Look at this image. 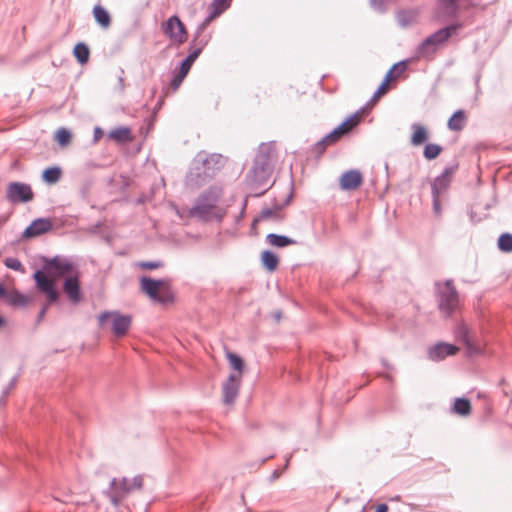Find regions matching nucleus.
<instances>
[{
	"instance_id": "f03ea898",
	"label": "nucleus",
	"mask_w": 512,
	"mask_h": 512,
	"mask_svg": "<svg viewBox=\"0 0 512 512\" xmlns=\"http://www.w3.org/2000/svg\"><path fill=\"white\" fill-rule=\"evenodd\" d=\"M276 161V146L274 142L259 145L253 164L246 174L248 187L255 191L256 196L263 195L268 189L270 177Z\"/></svg>"
},
{
	"instance_id": "2f4dec72",
	"label": "nucleus",
	"mask_w": 512,
	"mask_h": 512,
	"mask_svg": "<svg viewBox=\"0 0 512 512\" xmlns=\"http://www.w3.org/2000/svg\"><path fill=\"white\" fill-rule=\"evenodd\" d=\"M61 169L59 167H50L43 171L42 179L48 184H55L61 177Z\"/></svg>"
},
{
	"instance_id": "c03bdc74",
	"label": "nucleus",
	"mask_w": 512,
	"mask_h": 512,
	"mask_svg": "<svg viewBox=\"0 0 512 512\" xmlns=\"http://www.w3.org/2000/svg\"><path fill=\"white\" fill-rule=\"evenodd\" d=\"M432 198H433V211L436 216H440L441 211H442L440 197L432 196Z\"/></svg>"
},
{
	"instance_id": "6ab92c4d",
	"label": "nucleus",
	"mask_w": 512,
	"mask_h": 512,
	"mask_svg": "<svg viewBox=\"0 0 512 512\" xmlns=\"http://www.w3.org/2000/svg\"><path fill=\"white\" fill-rule=\"evenodd\" d=\"M289 203V198L286 200L284 204H275L272 208H264L259 213L258 217L254 219L253 224L259 221H273V222H281L284 218L281 210L282 208Z\"/></svg>"
},
{
	"instance_id": "7c9ffc66",
	"label": "nucleus",
	"mask_w": 512,
	"mask_h": 512,
	"mask_svg": "<svg viewBox=\"0 0 512 512\" xmlns=\"http://www.w3.org/2000/svg\"><path fill=\"white\" fill-rule=\"evenodd\" d=\"M74 56L80 64H85L89 60L90 50L85 43H78L73 50Z\"/></svg>"
},
{
	"instance_id": "cd10ccee",
	"label": "nucleus",
	"mask_w": 512,
	"mask_h": 512,
	"mask_svg": "<svg viewBox=\"0 0 512 512\" xmlns=\"http://www.w3.org/2000/svg\"><path fill=\"white\" fill-rule=\"evenodd\" d=\"M261 263L268 271L273 272L278 267L279 259L273 252L265 250L261 253Z\"/></svg>"
},
{
	"instance_id": "603ef678",
	"label": "nucleus",
	"mask_w": 512,
	"mask_h": 512,
	"mask_svg": "<svg viewBox=\"0 0 512 512\" xmlns=\"http://www.w3.org/2000/svg\"><path fill=\"white\" fill-rule=\"evenodd\" d=\"M162 104H163V97H161V98L159 99V101H158V103H157V105H156V107H155V110L160 109V108H161V106H162Z\"/></svg>"
},
{
	"instance_id": "ea45409f",
	"label": "nucleus",
	"mask_w": 512,
	"mask_h": 512,
	"mask_svg": "<svg viewBox=\"0 0 512 512\" xmlns=\"http://www.w3.org/2000/svg\"><path fill=\"white\" fill-rule=\"evenodd\" d=\"M138 266L143 270H154L163 266L161 261H142Z\"/></svg>"
},
{
	"instance_id": "4be33fe9",
	"label": "nucleus",
	"mask_w": 512,
	"mask_h": 512,
	"mask_svg": "<svg viewBox=\"0 0 512 512\" xmlns=\"http://www.w3.org/2000/svg\"><path fill=\"white\" fill-rule=\"evenodd\" d=\"M363 178L358 170H349L342 174L340 178V187L342 190H355L362 184Z\"/></svg>"
},
{
	"instance_id": "a211bd4d",
	"label": "nucleus",
	"mask_w": 512,
	"mask_h": 512,
	"mask_svg": "<svg viewBox=\"0 0 512 512\" xmlns=\"http://www.w3.org/2000/svg\"><path fill=\"white\" fill-rule=\"evenodd\" d=\"M230 2L231 0H213L209 7V14L202 24L199 25L197 32H202L211 21L220 16L230 6Z\"/></svg>"
},
{
	"instance_id": "473e14b6",
	"label": "nucleus",
	"mask_w": 512,
	"mask_h": 512,
	"mask_svg": "<svg viewBox=\"0 0 512 512\" xmlns=\"http://www.w3.org/2000/svg\"><path fill=\"white\" fill-rule=\"evenodd\" d=\"M406 69L405 62H399L392 66V68L387 72L385 79L383 82L388 84L390 81L397 79Z\"/></svg>"
},
{
	"instance_id": "393cba45",
	"label": "nucleus",
	"mask_w": 512,
	"mask_h": 512,
	"mask_svg": "<svg viewBox=\"0 0 512 512\" xmlns=\"http://www.w3.org/2000/svg\"><path fill=\"white\" fill-rule=\"evenodd\" d=\"M266 241L271 246L278 247V248H283V247L297 244V241L295 239H292L285 235H278L275 233L268 234L266 236Z\"/></svg>"
},
{
	"instance_id": "13d9d810",
	"label": "nucleus",
	"mask_w": 512,
	"mask_h": 512,
	"mask_svg": "<svg viewBox=\"0 0 512 512\" xmlns=\"http://www.w3.org/2000/svg\"><path fill=\"white\" fill-rule=\"evenodd\" d=\"M290 458H291V455L286 459L285 468H287Z\"/></svg>"
},
{
	"instance_id": "dca6fc26",
	"label": "nucleus",
	"mask_w": 512,
	"mask_h": 512,
	"mask_svg": "<svg viewBox=\"0 0 512 512\" xmlns=\"http://www.w3.org/2000/svg\"><path fill=\"white\" fill-rule=\"evenodd\" d=\"M63 291L67 295L69 301L73 304H77L82 299L81 288H80V273H74L66 277L63 282Z\"/></svg>"
},
{
	"instance_id": "5fc2aeb1",
	"label": "nucleus",
	"mask_w": 512,
	"mask_h": 512,
	"mask_svg": "<svg viewBox=\"0 0 512 512\" xmlns=\"http://www.w3.org/2000/svg\"><path fill=\"white\" fill-rule=\"evenodd\" d=\"M382 364H383V365H384V367H386L387 369H390V368H391L390 364H388L386 360H382Z\"/></svg>"
},
{
	"instance_id": "a878e982",
	"label": "nucleus",
	"mask_w": 512,
	"mask_h": 512,
	"mask_svg": "<svg viewBox=\"0 0 512 512\" xmlns=\"http://www.w3.org/2000/svg\"><path fill=\"white\" fill-rule=\"evenodd\" d=\"M93 15L96 22L104 29H107L111 25V17L109 12L101 5H96L93 8Z\"/></svg>"
},
{
	"instance_id": "aec40b11",
	"label": "nucleus",
	"mask_w": 512,
	"mask_h": 512,
	"mask_svg": "<svg viewBox=\"0 0 512 512\" xmlns=\"http://www.w3.org/2000/svg\"><path fill=\"white\" fill-rule=\"evenodd\" d=\"M192 66V52H189L182 61L180 67L176 70L173 79L170 82V89L174 92L181 85L183 79L187 76Z\"/></svg>"
},
{
	"instance_id": "37998d69",
	"label": "nucleus",
	"mask_w": 512,
	"mask_h": 512,
	"mask_svg": "<svg viewBox=\"0 0 512 512\" xmlns=\"http://www.w3.org/2000/svg\"><path fill=\"white\" fill-rule=\"evenodd\" d=\"M387 85L386 82H382L381 85L378 87L376 92L374 93L372 100H377L380 96L386 93L387 91Z\"/></svg>"
},
{
	"instance_id": "09e8293b",
	"label": "nucleus",
	"mask_w": 512,
	"mask_h": 512,
	"mask_svg": "<svg viewBox=\"0 0 512 512\" xmlns=\"http://www.w3.org/2000/svg\"><path fill=\"white\" fill-rule=\"evenodd\" d=\"M387 511H388V506L386 504H380V505H378L375 512H387Z\"/></svg>"
},
{
	"instance_id": "72a5a7b5",
	"label": "nucleus",
	"mask_w": 512,
	"mask_h": 512,
	"mask_svg": "<svg viewBox=\"0 0 512 512\" xmlns=\"http://www.w3.org/2000/svg\"><path fill=\"white\" fill-rule=\"evenodd\" d=\"M7 301L15 306H25L30 302V299L18 291H13L8 294Z\"/></svg>"
},
{
	"instance_id": "58836bf2",
	"label": "nucleus",
	"mask_w": 512,
	"mask_h": 512,
	"mask_svg": "<svg viewBox=\"0 0 512 512\" xmlns=\"http://www.w3.org/2000/svg\"><path fill=\"white\" fill-rule=\"evenodd\" d=\"M227 359L231 367L236 371L235 373H241L244 367L242 358L232 352L227 353Z\"/></svg>"
},
{
	"instance_id": "c85d7f7f",
	"label": "nucleus",
	"mask_w": 512,
	"mask_h": 512,
	"mask_svg": "<svg viewBox=\"0 0 512 512\" xmlns=\"http://www.w3.org/2000/svg\"><path fill=\"white\" fill-rule=\"evenodd\" d=\"M458 337L460 339H462V341L464 342L466 348H467V353L472 356V355H477L480 353V349L479 347L473 345L469 339V336H468V330L467 328L464 326V325H461L459 328H458Z\"/></svg>"
},
{
	"instance_id": "f8f14e48",
	"label": "nucleus",
	"mask_w": 512,
	"mask_h": 512,
	"mask_svg": "<svg viewBox=\"0 0 512 512\" xmlns=\"http://www.w3.org/2000/svg\"><path fill=\"white\" fill-rule=\"evenodd\" d=\"M7 198L11 202H29L33 199L31 187L25 183L12 182L7 188Z\"/></svg>"
},
{
	"instance_id": "49530a36",
	"label": "nucleus",
	"mask_w": 512,
	"mask_h": 512,
	"mask_svg": "<svg viewBox=\"0 0 512 512\" xmlns=\"http://www.w3.org/2000/svg\"><path fill=\"white\" fill-rule=\"evenodd\" d=\"M103 136V131L100 127H96L94 129V142H97L101 139V137Z\"/></svg>"
},
{
	"instance_id": "39448f33",
	"label": "nucleus",
	"mask_w": 512,
	"mask_h": 512,
	"mask_svg": "<svg viewBox=\"0 0 512 512\" xmlns=\"http://www.w3.org/2000/svg\"><path fill=\"white\" fill-rule=\"evenodd\" d=\"M143 475H136L133 479L127 477L113 478L110 481L109 488L103 493L106 495L111 504L118 508L124 499H126L132 492L141 490L143 487Z\"/></svg>"
},
{
	"instance_id": "f3484780",
	"label": "nucleus",
	"mask_w": 512,
	"mask_h": 512,
	"mask_svg": "<svg viewBox=\"0 0 512 512\" xmlns=\"http://www.w3.org/2000/svg\"><path fill=\"white\" fill-rule=\"evenodd\" d=\"M53 228V224L50 219L38 218L34 220L23 232L22 237L24 239H30L43 235Z\"/></svg>"
},
{
	"instance_id": "4c0bfd02",
	"label": "nucleus",
	"mask_w": 512,
	"mask_h": 512,
	"mask_svg": "<svg viewBox=\"0 0 512 512\" xmlns=\"http://www.w3.org/2000/svg\"><path fill=\"white\" fill-rule=\"evenodd\" d=\"M498 248L502 252H512V234L503 233L498 239Z\"/></svg>"
},
{
	"instance_id": "f257e3e1",
	"label": "nucleus",
	"mask_w": 512,
	"mask_h": 512,
	"mask_svg": "<svg viewBox=\"0 0 512 512\" xmlns=\"http://www.w3.org/2000/svg\"><path fill=\"white\" fill-rule=\"evenodd\" d=\"M78 272V269L69 260L56 256L54 258H45L43 270L35 271L33 278L38 291L45 295L48 304H55L60 299L57 280Z\"/></svg>"
},
{
	"instance_id": "0eeeda50",
	"label": "nucleus",
	"mask_w": 512,
	"mask_h": 512,
	"mask_svg": "<svg viewBox=\"0 0 512 512\" xmlns=\"http://www.w3.org/2000/svg\"><path fill=\"white\" fill-rule=\"evenodd\" d=\"M141 290L154 302L169 304L173 301V295L167 279H153L143 276L140 279Z\"/></svg>"
},
{
	"instance_id": "6e6552de",
	"label": "nucleus",
	"mask_w": 512,
	"mask_h": 512,
	"mask_svg": "<svg viewBox=\"0 0 512 512\" xmlns=\"http://www.w3.org/2000/svg\"><path fill=\"white\" fill-rule=\"evenodd\" d=\"M359 122V117L357 114L351 116L346 121H344L342 124H340L338 127H336L333 131L328 133L325 137H323L321 140H319L314 145V151L321 155L327 146L334 144L337 142L342 136L348 134L351 129L357 125Z\"/></svg>"
},
{
	"instance_id": "a18cd8bd",
	"label": "nucleus",
	"mask_w": 512,
	"mask_h": 512,
	"mask_svg": "<svg viewBox=\"0 0 512 512\" xmlns=\"http://www.w3.org/2000/svg\"><path fill=\"white\" fill-rule=\"evenodd\" d=\"M49 305L50 304H48V301L46 300V304L41 308V310H40V312L38 314V317H37L38 322H40L45 317Z\"/></svg>"
},
{
	"instance_id": "a19ab883",
	"label": "nucleus",
	"mask_w": 512,
	"mask_h": 512,
	"mask_svg": "<svg viewBox=\"0 0 512 512\" xmlns=\"http://www.w3.org/2000/svg\"><path fill=\"white\" fill-rule=\"evenodd\" d=\"M5 265L8 268L16 270V271H19L22 268L21 262L17 258H12V257L5 259Z\"/></svg>"
},
{
	"instance_id": "2eb2a0df",
	"label": "nucleus",
	"mask_w": 512,
	"mask_h": 512,
	"mask_svg": "<svg viewBox=\"0 0 512 512\" xmlns=\"http://www.w3.org/2000/svg\"><path fill=\"white\" fill-rule=\"evenodd\" d=\"M463 0H437L436 16L438 19H451L458 15Z\"/></svg>"
},
{
	"instance_id": "79ce46f5",
	"label": "nucleus",
	"mask_w": 512,
	"mask_h": 512,
	"mask_svg": "<svg viewBox=\"0 0 512 512\" xmlns=\"http://www.w3.org/2000/svg\"><path fill=\"white\" fill-rule=\"evenodd\" d=\"M370 6L374 10L382 13L385 11V0H370Z\"/></svg>"
},
{
	"instance_id": "423d86ee",
	"label": "nucleus",
	"mask_w": 512,
	"mask_h": 512,
	"mask_svg": "<svg viewBox=\"0 0 512 512\" xmlns=\"http://www.w3.org/2000/svg\"><path fill=\"white\" fill-rule=\"evenodd\" d=\"M463 27V23L454 22L446 27H443L430 36H428L418 47L419 57H428L435 53L437 47L444 44L449 38L454 35L458 30Z\"/></svg>"
},
{
	"instance_id": "412c9836",
	"label": "nucleus",
	"mask_w": 512,
	"mask_h": 512,
	"mask_svg": "<svg viewBox=\"0 0 512 512\" xmlns=\"http://www.w3.org/2000/svg\"><path fill=\"white\" fill-rule=\"evenodd\" d=\"M457 351L458 348L456 346L441 342L432 346L428 351V355L429 359L433 361H440L447 356L456 354Z\"/></svg>"
},
{
	"instance_id": "5701e85b",
	"label": "nucleus",
	"mask_w": 512,
	"mask_h": 512,
	"mask_svg": "<svg viewBox=\"0 0 512 512\" xmlns=\"http://www.w3.org/2000/svg\"><path fill=\"white\" fill-rule=\"evenodd\" d=\"M411 129L413 130V134L410 139V143L413 146H420L424 142H426L429 138L427 129L418 123H413L411 125Z\"/></svg>"
},
{
	"instance_id": "864d4df0",
	"label": "nucleus",
	"mask_w": 512,
	"mask_h": 512,
	"mask_svg": "<svg viewBox=\"0 0 512 512\" xmlns=\"http://www.w3.org/2000/svg\"><path fill=\"white\" fill-rule=\"evenodd\" d=\"M123 82H124V79L122 77H119V85H120L121 90H123V88H124Z\"/></svg>"
},
{
	"instance_id": "1a4fd4ad",
	"label": "nucleus",
	"mask_w": 512,
	"mask_h": 512,
	"mask_svg": "<svg viewBox=\"0 0 512 512\" xmlns=\"http://www.w3.org/2000/svg\"><path fill=\"white\" fill-rule=\"evenodd\" d=\"M439 292V309L447 316L451 315L459 304V297L452 280H447L438 288Z\"/></svg>"
},
{
	"instance_id": "de8ad7c7",
	"label": "nucleus",
	"mask_w": 512,
	"mask_h": 512,
	"mask_svg": "<svg viewBox=\"0 0 512 512\" xmlns=\"http://www.w3.org/2000/svg\"><path fill=\"white\" fill-rule=\"evenodd\" d=\"M9 292L5 289V287L0 283V299H6L8 297Z\"/></svg>"
},
{
	"instance_id": "8fccbe9b",
	"label": "nucleus",
	"mask_w": 512,
	"mask_h": 512,
	"mask_svg": "<svg viewBox=\"0 0 512 512\" xmlns=\"http://www.w3.org/2000/svg\"><path fill=\"white\" fill-rule=\"evenodd\" d=\"M201 48H195L194 47V61L198 58V56L200 55L201 53Z\"/></svg>"
},
{
	"instance_id": "20e7f679",
	"label": "nucleus",
	"mask_w": 512,
	"mask_h": 512,
	"mask_svg": "<svg viewBox=\"0 0 512 512\" xmlns=\"http://www.w3.org/2000/svg\"><path fill=\"white\" fill-rule=\"evenodd\" d=\"M226 157L218 153L200 151L194 157V185L210 181L226 164Z\"/></svg>"
},
{
	"instance_id": "b1692460",
	"label": "nucleus",
	"mask_w": 512,
	"mask_h": 512,
	"mask_svg": "<svg viewBox=\"0 0 512 512\" xmlns=\"http://www.w3.org/2000/svg\"><path fill=\"white\" fill-rule=\"evenodd\" d=\"M418 17L416 10H402L396 14V20L400 27L407 28L413 25Z\"/></svg>"
},
{
	"instance_id": "bb28decb",
	"label": "nucleus",
	"mask_w": 512,
	"mask_h": 512,
	"mask_svg": "<svg viewBox=\"0 0 512 512\" xmlns=\"http://www.w3.org/2000/svg\"><path fill=\"white\" fill-rule=\"evenodd\" d=\"M466 125V114L463 110H457L448 120L447 126L451 131H461Z\"/></svg>"
},
{
	"instance_id": "6e6d98bb",
	"label": "nucleus",
	"mask_w": 512,
	"mask_h": 512,
	"mask_svg": "<svg viewBox=\"0 0 512 512\" xmlns=\"http://www.w3.org/2000/svg\"><path fill=\"white\" fill-rule=\"evenodd\" d=\"M274 317L276 318V320H279L281 318V312H276L274 314Z\"/></svg>"
},
{
	"instance_id": "7ed1b4c3",
	"label": "nucleus",
	"mask_w": 512,
	"mask_h": 512,
	"mask_svg": "<svg viewBox=\"0 0 512 512\" xmlns=\"http://www.w3.org/2000/svg\"><path fill=\"white\" fill-rule=\"evenodd\" d=\"M222 191L213 186L202 192L194 202V219L204 223L221 222L225 210L219 206Z\"/></svg>"
},
{
	"instance_id": "4d7b16f0",
	"label": "nucleus",
	"mask_w": 512,
	"mask_h": 512,
	"mask_svg": "<svg viewBox=\"0 0 512 512\" xmlns=\"http://www.w3.org/2000/svg\"><path fill=\"white\" fill-rule=\"evenodd\" d=\"M4 325V319L0 316V328Z\"/></svg>"
},
{
	"instance_id": "c756f323",
	"label": "nucleus",
	"mask_w": 512,
	"mask_h": 512,
	"mask_svg": "<svg viewBox=\"0 0 512 512\" xmlns=\"http://www.w3.org/2000/svg\"><path fill=\"white\" fill-rule=\"evenodd\" d=\"M452 410L460 416H468L471 413V403L467 398H456Z\"/></svg>"
},
{
	"instance_id": "9b49d317",
	"label": "nucleus",
	"mask_w": 512,
	"mask_h": 512,
	"mask_svg": "<svg viewBox=\"0 0 512 512\" xmlns=\"http://www.w3.org/2000/svg\"><path fill=\"white\" fill-rule=\"evenodd\" d=\"M163 32L167 35L172 41L177 43H182L186 40L187 33L184 27V24L180 21L177 16L170 17L163 24Z\"/></svg>"
},
{
	"instance_id": "4468645a",
	"label": "nucleus",
	"mask_w": 512,
	"mask_h": 512,
	"mask_svg": "<svg viewBox=\"0 0 512 512\" xmlns=\"http://www.w3.org/2000/svg\"><path fill=\"white\" fill-rule=\"evenodd\" d=\"M456 169L457 166L446 167L442 174L434 179L431 184L432 196L441 197L446 193Z\"/></svg>"
},
{
	"instance_id": "bf43d9fd",
	"label": "nucleus",
	"mask_w": 512,
	"mask_h": 512,
	"mask_svg": "<svg viewBox=\"0 0 512 512\" xmlns=\"http://www.w3.org/2000/svg\"><path fill=\"white\" fill-rule=\"evenodd\" d=\"M384 377H385L386 379H390V376H389L388 374H385V375H384Z\"/></svg>"
},
{
	"instance_id": "f704fd0d",
	"label": "nucleus",
	"mask_w": 512,
	"mask_h": 512,
	"mask_svg": "<svg viewBox=\"0 0 512 512\" xmlns=\"http://www.w3.org/2000/svg\"><path fill=\"white\" fill-rule=\"evenodd\" d=\"M130 136V130L126 127H119L116 129H113L109 132V138L118 141V142H124L129 139Z\"/></svg>"
},
{
	"instance_id": "9d476101",
	"label": "nucleus",
	"mask_w": 512,
	"mask_h": 512,
	"mask_svg": "<svg viewBox=\"0 0 512 512\" xmlns=\"http://www.w3.org/2000/svg\"><path fill=\"white\" fill-rule=\"evenodd\" d=\"M112 319L111 330L117 337H123L128 332L132 318L129 315H122L116 311H106L98 316V323L101 328H103L106 322Z\"/></svg>"
},
{
	"instance_id": "c9c22d12",
	"label": "nucleus",
	"mask_w": 512,
	"mask_h": 512,
	"mask_svg": "<svg viewBox=\"0 0 512 512\" xmlns=\"http://www.w3.org/2000/svg\"><path fill=\"white\" fill-rule=\"evenodd\" d=\"M442 147L438 144L429 143L424 147L423 155L427 160L436 159L442 152Z\"/></svg>"
},
{
	"instance_id": "e433bc0d",
	"label": "nucleus",
	"mask_w": 512,
	"mask_h": 512,
	"mask_svg": "<svg viewBox=\"0 0 512 512\" xmlns=\"http://www.w3.org/2000/svg\"><path fill=\"white\" fill-rule=\"evenodd\" d=\"M72 139L71 132L66 128H59L55 133V140L62 147L67 146Z\"/></svg>"
},
{
	"instance_id": "ddd939ff",
	"label": "nucleus",
	"mask_w": 512,
	"mask_h": 512,
	"mask_svg": "<svg viewBox=\"0 0 512 512\" xmlns=\"http://www.w3.org/2000/svg\"><path fill=\"white\" fill-rule=\"evenodd\" d=\"M241 373H231L228 379L222 385L223 402L226 405L234 403L241 384Z\"/></svg>"
},
{
	"instance_id": "3c124183",
	"label": "nucleus",
	"mask_w": 512,
	"mask_h": 512,
	"mask_svg": "<svg viewBox=\"0 0 512 512\" xmlns=\"http://www.w3.org/2000/svg\"><path fill=\"white\" fill-rule=\"evenodd\" d=\"M280 476V472L275 470L271 475V480H276Z\"/></svg>"
}]
</instances>
